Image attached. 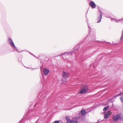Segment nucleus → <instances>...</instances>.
<instances>
[{
  "label": "nucleus",
  "mask_w": 123,
  "mask_h": 123,
  "mask_svg": "<svg viewBox=\"0 0 123 123\" xmlns=\"http://www.w3.org/2000/svg\"><path fill=\"white\" fill-rule=\"evenodd\" d=\"M8 42V43H9L11 45V46L14 50L18 52H19L17 48L15 46L12 40L10 38H9Z\"/></svg>",
  "instance_id": "2"
},
{
  "label": "nucleus",
  "mask_w": 123,
  "mask_h": 123,
  "mask_svg": "<svg viewBox=\"0 0 123 123\" xmlns=\"http://www.w3.org/2000/svg\"><path fill=\"white\" fill-rule=\"evenodd\" d=\"M38 103H36L34 105V107H35L36 106H37L38 105Z\"/></svg>",
  "instance_id": "19"
},
{
  "label": "nucleus",
  "mask_w": 123,
  "mask_h": 123,
  "mask_svg": "<svg viewBox=\"0 0 123 123\" xmlns=\"http://www.w3.org/2000/svg\"><path fill=\"white\" fill-rule=\"evenodd\" d=\"M108 106L105 107L103 109V110L104 111H106L108 109Z\"/></svg>",
  "instance_id": "15"
},
{
  "label": "nucleus",
  "mask_w": 123,
  "mask_h": 123,
  "mask_svg": "<svg viewBox=\"0 0 123 123\" xmlns=\"http://www.w3.org/2000/svg\"><path fill=\"white\" fill-rule=\"evenodd\" d=\"M43 73L45 75L48 74L49 72V70L45 68H44L43 69Z\"/></svg>",
  "instance_id": "8"
},
{
  "label": "nucleus",
  "mask_w": 123,
  "mask_h": 123,
  "mask_svg": "<svg viewBox=\"0 0 123 123\" xmlns=\"http://www.w3.org/2000/svg\"><path fill=\"white\" fill-rule=\"evenodd\" d=\"M117 95H115L114 96H113L112 98V99L115 98V99H116L117 97Z\"/></svg>",
  "instance_id": "18"
},
{
  "label": "nucleus",
  "mask_w": 123,
  "mask_h": 123,
  "mask_svg": "<svg viewBox=\"0 0 123 123\" xmlns=\"http://www.w3.org/2000/svg\"><path fill=\"white\" fill-rule=\"evenodd\" d=\"M109 112L108 111V112L105 115L104 118L105 119L108 118L109 116Z\"/></svg>",
  "instance_id": "14"
},
{
  "label": "nucleus",
  "mask_w": 123,
  "mask_h": 123,
  "mask_svg": "<svg viewBox=\"0 0 123 123\" xmlns=\"http://www.w3.org/2000/svg\"><path fill=\"white\" fill-rule=\"evenodd\" d=\"M99 11L100 13V15L98 17V22H97V23H99L101 21V19L102 18V13L101 11L100 10H99Z\"/></svg>",
  "instance_id": "10"
},
{
  "label": "nucleus",
  "mask_w": 123,
  "mask_h": 123,
  "mask_svg": "<svg viewBox=\"0 0 123 123\" xmlns=\"http://www.w3.org/2000/svg\"><path fill=\"white\" fill-rule=\"evenodd\" d=\"M122 23H123V18H122Z\"/></svg>",
  "instance_id": "24"
},
{
  "label": "nucleus",
  "mask_w": 123,
  "mask_h": 123,
  "mask_svg": "<svg viewBox=\"0 0 123 123\" xmlns=\"http://www.w3.org/2000/svg\"><path fill=\"white\" fill-rule=\"evenodd\" d=\"M90 43V44H92V43Z\"/></svg>",
  "instance_id": "26"
},
{
  "label": "nucleus",
  "mask_w": 123,
  "mask_h": 123,
  "mask_svg": "<svg viewBox=\"0 0 123 123\" xmlns=\"http://www.w3.org/2000/svg\"><path fill=\"white\" fill-rule=\"evenodd\" d=\"M81 115L83 116H85L86 114V111L84 109H82L81 111Z\"/></svg>",
  "instance_id": "12"
},
{
  "label": "nucleus",
  "mask_w": 123,
  "mask_h": 123,
  "mask_svg": "<svg viewBox=\"0 0 123 123\" xmlns=\"http://www.w3.org/2000/svg\"><path fill=\"white\" fill-rule=\"evenodd\" d=\"M62 55H63V54H60L59 55L57 56H56L58 57V56H61Z\"/></svg>",
  "instance_id": "22"
},
{
  "label": "nucleus",
  "mask_w": 123,
  "mask_h": 123,
  "mask_svg": "<svg viewBox=\"0 0 123 123\" xmlns=\"http://www.w3.org/2000/svg\"><path fill=\"white\" fill-rule=\"evenodd\" d=\"M78 49L79 48H77V49L76 50L74 49L73 51L65 52L63 53V55H65V56H68L70 55H73V53H74L75 54V56H76L75 52H74V50L76 51V50Z\"/></svg>",
  "instance_id": "4"
},
{
  "label": "nucleus",
  "mask_w": 123,
  "mask_h": 123,
  "mask_svg": "<svg viewBox=\"0 0 123 123\" xmlns=\"http://www.w3.org/2000/svg\"><path fill=\"white\" fill-rule=\"evenodd\" d=\"M120 99L121 101H122V102L123 103V104H122L123 105V97H120Z\"/></svg>",
  "instance_id": "16"
},
{
  "label": "nucleus",
  "mask_w": 123,
  "mask_h": 123,
  "mask_svg": "<svg viewBox=\"0 0 123 123\" xmlns=\"http://www.w3.org/2000/svg\"><path fill=\"white\" fill-rule=\"evenodd\" d=\"M112 119L114 121H115L118 120H123V115L122 114L120 113L119 114L113 116Z\"/></svg>",
  "instance_id": "1"
},
{
  "label": "nucleus",
  "mask_w": 123,
  "mask_h": 123,
  "mask_svg": "<svg viewBox=\"0 0 123 123\" xmlns=\"http://www.w3.org/2000/svg\"><path fill=\"white\" fill-rule=\"evenodd\" d=\"M98 123V122H96V123Z\"/></svg>",
  "instance_id": "28"
},
{
  "label": "nucleus",
  "mask_w": 123,
  "mask_h": 123,
  "mask_svg": "<svg viewBox=\"0 0 123 123\" xmlns=\"http://www.w3.org/2000/svg\"><path fill=\"white\" fill-rule=\"evenodd\" d=\"M29 53H30V54L31 55H33V56H34V55H33V54L32 53H31L30 52H29Z\"/></svg>",
  "instance_id": "23"
},
{
  "label": "nucleus",
  "mask_w": 123,
  "mask_h": 123,
  "mask_svg": "<svg viewBox=\"0 0 123 123\" xmlns=\"http://www.w3.org/2000/svg\"><path fill=\"white\" fill-rule=\"evenodd\" d=\"M122 93H120L116 95L117 96V97H118L120 96Z\"/></svg>",
  "instance_id": "20"
},
{
  "label": "nucleus",
  "mask_w": 123,
  "mask_h": 123,
  "mask_svg": "<svg viewBox=\"0 0 123 123\" xmlns=\"http://www.w3.org/2000/svg\"><path fill=\"white\" fill-rule=\"evenodd\" d=\"M54 123H60L59 121H56Z\"/></svg>",
  "instance_id": "21"
},
{
  "label": "nucleus",
  "mask_w": 123,
  "mask_h": 123,
  "mask_svg": "<svg viewBox=\"0 0 123 123\" xmlns=\"http://www.w3.org/2000/svg\"><path fill=\"white\" fill-rule=\"evenodd\" d=\"M89 90V88L87 86L83 87L80 92L81 94L86 93Z\"/></svg>",
  "instance_id": "3"
},
{
  "label": "nucleus",
  "mask_w": 123,
  "mask_h": 123,
  "mask_svg": "<svg viewBox=\"0 0 123 123\" xmlns=\"http://www.w3.org/2000/svg\"><path fill=\"white\" fill-rule=\"evenodd\" d=\"M88 24V27L89 29V32H90V31H91V30H90L91 27H90L89 26V25H88V24Z\"/></svg>",
  "instance_id": "17"
},
{
  "label": "nucleus",
  "mask_w": 123,
  "mask_h": 123,
  "mask_svg": "<svg viewBox=\"0 0 123 123\" xmlns=\"http://www.w3.org/2000/svg\"><path fill=\"white\" fill-rule=\"evenodd\" d=\"M98 42H101V41H97Z\"/></svg>",
  "instance_id": "25"
},
{
  "label": "nucleus",
  "mask_w": 123,
  "mask_h": 123,
  "mask_svg": "<svg viewBox=\"0 0 123 123\" xmlns=\"http://www.w3.org/2000/svg\"><path fill=\"white\" fill-rule=\"evenodd\" d=\"M90 5L92 8H94L96 7V5L93 1H91L90 2Z\"/></svg>",
  "instance_id": "9"
},
{
  "label": "nucleus",
  "mask_w": 123,
  "mask_h": 123,
  "mask_svg": "<svg viewBox=\"0 0 123 123\" xmlns=\"http://www.w3.org/2000/svg\"><path fill=\"white\" fill-rule=\"evenodd\" d=\"M69 75V74L68 73L64 71H63L62 75V78H66L68 77Z\"/></svg>",
  "instance_id": "7"
},
{
  "label": "nucleus",
  "mask_w": 123,
  "mask_h": 123,
  "mask_svg": "<svg viewBox=\"0 0 123 123\" xmlns=\"http://www.w3.org/2000/svg\"><path fill=\"white\" fill-rule=\"evenodd\" d=\"M111 20L112 21H114L117 23H118L119 22H121L122 23V18L119 19L117 20L115 19L111 18Z\"/></svg>",
  "instance_id": "11"
},
{
  "label": "nucleus",
  "mask_w": 123,
  "mask_h": 123,
  "mask_svg": "<svg viewBox=\"0 0 123 123\" xmlns=\"http://www.w3.org/2000/svg\"><path fill=\"white\" fill-rule=\"evenodd\" d=\"M21 122V121H20L18 123H20V122Z\"/></svg>",
  "instance_id": "27"
},
{
  "label": "nucleus",
  "mask_w": 123,
  "mask_h": 123,
  "mask_svg": "<svg viewBox=\"0 0 123 123\" xmlns=\"http://www.w3.org/2000/svg\"><path fill=\"white\" fill-rule=\"evenodd\" d=\"M31 110H30L28 112V115L29 116L28 118L29 120L31 118L33 117V116H35V115H34L35 114V112H33L31 113ZM32 112H33V111Z\"/></svg>",
  "instance_id": "5"
},
{
  "label": "nucleus",
  "mask_w": 123,
  "mask_h": 123,
  "mask_svg": "<svg viewBox=\"0 0 123 123\" xmlns=\"http://www.w3.org/2000/svg\"><path fill=\"white\" fill-rule=\"evenodd\" d=\"M96 37L95 36H93L92 38L91 42V43L95 42L97 41L96 40Z\"/></svg>",
  "instance_id": "13"
},
{
  "label": "nucleus",
  "mask_w": 123,
  "mask_h": 123,
  "mask_svg": "<svg viewBox=\"0 0 123 123\" xmlns=\"http://www.w3.org/2000/svg\"><path fill=\"white\" fill-rule=\"evenodd\" d=\"M67 122L68 123H77L78 121L76 120H70L69 117L66 118Z\"/></svg>",
  "instance_id": "6"
}]
</instances>
